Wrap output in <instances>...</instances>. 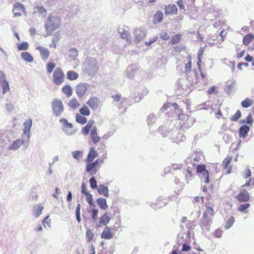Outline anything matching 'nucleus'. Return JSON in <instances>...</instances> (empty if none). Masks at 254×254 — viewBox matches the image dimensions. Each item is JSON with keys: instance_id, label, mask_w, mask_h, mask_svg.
Segmentation results:
<instances>
[{"instance_id": "1", "label": "nucleus", "mask_w": 254, "mask_h": 254, "mask_svg": "<svg viewBox=\"0 0 254 254\" xmlns=\"http://www.w3.org/2000/svg\"><path fill=\"white\" fill-rule=\"evenodd\" d=\"M98 153L95 147H91L87 156L85 160L86 163V171L90 175L96 174L99 170L102 164L104 163V158L99 157L95 161L94 159L97 157Z\"/></svg>"}, {"instance_id": "2", "label": "nucleus", "mask_w": 254, "mask_h": 254, "mask_svg": "<svg viewBox=\"0 0 254 254\" xmlns=\"http://www.w3.org/2000/svg\"><path fill=\"white\" fill-rule=\"evenodd\" d=\"M202 217L199 222V225L202 229L208 230L212 223L215 212L214 209L208 205H205Z\"/></svg>"}, {"instance_id": "3", "label": "nucleus", "mask_w": 254, "mask_h": 254, "mask_svg": "<svg viewBox=\"0 0 254 254\" xmlns=\"http://www.w3.org/2000/svg\"><path fill=\"white\" fill-rule=\"evenodd\" d=\"M52 76L54 83L57 85H61L64 81V74L62 68L60 67L56 68Z\"/></svg>"}, {"instance_id": "4", "label": "nucleus", "mask_w": 254, "mask_h": 254, "mask_svg": "<svg viewBox=\"0 0 254 254\" xmlns=\"http://www.w3.org/2000/svg\"><path fill=\"white\" fill-rule=\"evenodd\" d=\"M52 108L56 116H60L64 111V106L61 99H54L52 102Z\"/></svg>"}, {"instance_id": "5", "label": "nucleus", "mask_w": 254, "mask_h": 254, "mask_svg": "<svg viewBox=\"0 0 254 254\" xmlns=\"http://www.w3.org/2000/svg\"><path fill=\"white\" fill-rule=\"evenodd\" d=\"M12 12L14 17H20L23 14H26V11L24 6L21 3L17 2L13 6Z\"/></svg>"}, {"instance_id": "6", "label": "nucleus", "mask_w": 254, "mask_h": 254, "mask_svg": "<svg viewBox=\"0 0 254 254\" xmlns=\"http://www.w3.org/2000/svg\"><path fill=\"white\" fill-rule=\"evenodd\" d=\"M196 171L197 173L201 174V178L204 179V182L205 183L209 182V172L206 169L204 165H198L196 167Z\"/></svg>"}, {"instance_id": "7", "label": "nucleus", "mask_w": 254, "mask_h": 254, "mask_svg": "<svg viewBox=\"0 0 254 254\" xmlns=\"http://www.w3.org/2000/svg\"><path fill=\"white\" fill-rule=\"evenodd\" d=\"M60 122L64 123L63 129L66 134L72 135L75 133L76 129L73 128V126L71 123L68 122V121L66 119H61Z\"/></svg>"}, {"instance_id": "8", "label": "nucleus", "mask_w": 254, "mask_h": 254, "mask_svg": "<svg viewBox=\"0 0 254 254\" xmlns=\"http://www.w3.org/2000/svg\"><path fill=\"white\" fill-rule=\"evenodd\" d=\"M232 159V156H227L222 161V165L223 168L226 170L227 174H229L231 173L232 166L230 165V163L231 162Z\"/></svg>"}, {"instance_id": "9", "label": "nucleus", "mask_w": 254, "mask_h": 254, "mask_svg": "<svg viewBox=\"0 0 254 254\" xmlns=\"http://www.w3.org/2000/svg\"><path fill=\"white\" fill-rule=\"evenodd\" d=\"M165 200L166 199L162 196H159L152 202L151 207L155 209L161 208L167 204V202Z\"/></svg>"}, {"instance_id": "10", "label": "nucleus", "mask_w": 254, "mask_h": 254, "mask_svg": "<svg viewBox=\"0 0 254 254\" xmlns=\"http://www.w3.org/2000/svg\"><path fill=\"white\" fill-rule=\"evenodd\" d=\"M236 198L240 202H247L250 200V196L249 193L245 189H242Z\"/></svg>"}, {"instance_id": "11", "label": "nucleus", "mask_w": 254, "mask_h": 254, "mask_svg": "<svg viewBox=\"0 0 254 254\" xmlns=\"http://www.w3.org/2000/svg\"><path fill=\"white\" fill-rule=\"evenodd\" d=\"M134 41L138 43L141 41L146 36V34L144 31L140 28H136L134 31Z\"/></svg>"}, {"instance_id": "12", "label": "nucleus", "mask_w": 254, "mask_h": 254, "mask_svg": "<svg viewBox=\"0 0 254 254\" xmlns=\"http://www.w3.org/2000/svg\"><path fill=\"white\" fill-rule=\"evenodd\" d=\"M36 49L39 51L40 57L42 60H47L50 55V51L43 47L42 46H38L36 48Z\"/></svg>"}, {"instance_id": "13", "label": "nucleus", "mask_w": 254, "mask_h": 254, "mask_svg": "<svg viewBox=\"0 0 254 254\" xmlns=\"http://www.w3.org/2000/svg\"><path fill=\"white\" fill-rule=\"evenodd\" d=\"M87 90V86L86 83H79L77 84L76 87V93L77 96L81 97L85 94Z\"/></svg>"}, {"instance_id": "14", "label": "nucleus", "mask_w": 254, "mask_h": 254, "mask_svg": "<svg viewBox=\"0 0 254 254\" xmlns=\"http://www.w3.org/2000/svg\"><path fill=\"white\" fill-rule=\"evenodd\" d=\"M90 135L92 142L96 144L99 142L101 140V137L97 134V128L96 126L93 127L91 131Z\"/></svg>"}, {"instance_id": "15", "label": "nucleus", "mask_w": 254, "mask_h": 254, "mask_svg": "<svg viewBox=\"0 0 254 254\" xmlns=\"http://www.w3.org/2000/svg\"><path fill=\"white\" fill-rule=\"evenodd\" d=\"M111 220V215L109 213H105L99 218V226H103L106 225Z\"/></svg>"}, {"instance_id": "16", "label": "nucleus", "mask_w": 254, "mask_h": 254, "mask_svg": "<svg viewBox=\"0 0 254 254\" xmlns=\"http://www.w3.org/2000/svg\"><path fill=\"white\" fill-rule=\"evenodd\" d=\"M99 103V99L96 97H92L89 98L86 102L87 104L90 107L91 109L95 110L98 107Z\"/></svg>"}, {"instance_id": "17", "label": "nucleus", "mask_w": 254, "mask_h": 254, "mask_svg": "<svg viewBox=\"0 0 254 254\" xmlns=\"http://www.w3.org/2000/svg\"><path fill=\"white\" fill-rule=\"evenodd\" d=\"M177 12V7L175 4H169L165 6V14L166 15L176 14Z\"/></svg>"}, {"instance_id": "18", "label": "nucleus", "mask_w": 254, "mask_h": 254, "mask_svg": "<svg viewBox=\"0 0 254 254\" xmlns=\"http://www.w3.org/2000/svg\"><path fill=\"white\" fill-rule=\"evenodd\" d=\"M94 124V121L93 120H90L86 125L82 127V133L83 135H86L88 134L90 130L93 127H92Z\"/></svg>"}, {"instance_id": "19", "label": "nucleus", "mask_w": 254, "mask_h": 254, "mask_svg": "<svg viewBox=\"0 0 254 254\" xmlns=\"http://www.w3.org/2000/svg\"><path fill=\"white\" fill-rule=\"evenodd\" d=\"M113 235L111 232V230L109 227H106L102 234L101 238L104 239H111L113 238Z\"/></svg>"}, {"instance_id": "20", "label": "nucleus", "mask_w": 254, "mask_h": 254, "mask_svg": "<svg viewBox=\"0 0 254 254\" xmlns=\"http://www.w3.org/2000/svg\"><path fill=\"white\" fill-rule=\"evenodd\" d=\"M24 143L22 139H17L13 141L11 145L9 146L8 149L10 150H16L18 149Z\"/></svg>"}, {"instance_id": "21", "label": "nucleus", "mask_w": 254, "mask_h": 254, "mask_svg": "<svg viewBox=\"0 0 254 254\" xmlns=\"http://www.w3.org/2000/svg\"><path fill=\"white\" fill-rule=\"evenodd\" d=\"M250 131V127L246 126H242L239 129V133L240 137L245 138L247 136L248 133Z\"/></svg>"}, {"instance_id": "22", "label": "nucleus", "mask_w": 254, "mask_h": 254, "mask_svg": "<svg viewBox=\"0 0 254 254\" xmlns=\"http://www.w3.org/2000/svg\"><path fill=\"white\" fill-rule=\"evenodd\" d=\"M96 202L101 209L106 210L108 208L105 198H99L97 199Z\"/></svg>"}, {"instance_id": "23", "label": "nucleus", "mask_w": 254, "mask_h": 254, "mask_svg": "<svg viewBox=\"0 0 254 254\" xmlns=\"http://www.w3.org/2000/svg\"><path fill=\"white\" fill-rule=\"evenodd\" d=\"M97 190L100 194L103 195L107 197L109 196L108 188L103 185H100L97 189Z\"/></svg>"}, {"instance_id": "24", "label": "nucleus", "mask_w": 254, "mask_h": 254, "mask_svg": "<svg viewBox=\"0 0 254 254\" xmlns=\"http://www.w3.org/2000/svg\"><path fill=\"white\" fill-rule=\"evenodd\" d=\"M163 13L162 11L158 10L153 16V22L154 23H160L162 21Z\"/></svg>"}, {"instance_id": "25", "label": "nucleus", "mask_w": 254, "mask_h": 254, "mask_svg": "<svg viewBox=\"0 0 254 254\" xmlns=\"http://www.w3.org/2000/svg\"><path fill=\"white\" fill-rule=\"evenodd\" d=\"M254 39V35L253 34H248L245 35L243 39V43L246 46H248Z\"/></svg>"}, {"instance_id": "26", "label": "nucleus", "mask_w": 254, "mask_h": 254, "mask_svg": "<svg viewBox=\"0 0 254 254\" xmlns=\"http://www.w3.org/2000/svg\"><path fill=\"white\" fill-rule=\"evenodd\" d=\"M182 35L181 34H176L172 37L171 39L169 41V43L171 45L177 44L180 42L182 39Z\"/></svg>"}, {"instance_id": "27", "label": "nucleus", "mask_w": 254, "mask_h": 254, "mask_svg": "<svg viewBox=\"0 0 254 254\" xmlns=\"http://www.w3.org/2000/svg\"><path fill=\"white\" fill-rule=\"evenodd\" d=\"M21 57L22 59L26 62L31 63L33 61V57L29 53L27 52L21 53Z\"/></svg>"}, {"instance_id": "28", "label": "nucleus", "mask_w": 254, "mask_h": 254, "mask_svg": "<svg viewBox=\"0 0 254 254\" xmlns=\"http://www.w3.org/2000/svg\"><path fill=\"white\" fill-rule=\"evenodd\" d=\"M78 76V74L74 70H69L67 72V78L69 80H76Z\"/></svg>"}, {"instance_id": "29", "label": "nucleus", "mask_w": 254, "mask_h": 254, "mask_svg": "<svg viewBox=\"0 0 254 254\" xmlns=\"http://www.w3.org/2000/svg\"><path fill=\"white\" fill-rule=\"evenodd\" d=\"M44 207L41 205H38L35 206L33 208L34 215L35 217H38L42 213Z\"/></svg>"}, {"instance_id": "30", "label": "nucleus", "mask_w": 254, "mask_h": 254, "mask_svg": "<svg viewBox=\"0 0 254 254\" xmlns=\"http://www.w3.org/2000/svg\"><path fill=\"white\" fill-rule=\"evenodd\" d=\"M63 93L67 97H69L72 95V90L69 85H65L62 89Z\"/></svg>"}, {"instance_id": "31", "label": "nucleus", "mask_w": 254, "mask_h": 254, "mask_svg": "<svg viewBox=\"0 0 254 254\" xmlns=\"http://www.w3.org/2000/svg\"><path fill=\"white\" fill-rule=\"evenodd\" d=\"M185 175V180L187 181V183H189V181L191 180L193 177V174L192 172V170L190 167H188L186 170V173Z\"/></svg>"}, {"instance_id": "32", "label": "nucleus", "mask_w": 254, "mask_h": 254, "mask_svg": "<svg viewBox=\"0 0 254 254\" xmlns=\"http://www.w3.org/2000/svg\"><path fill=\"white\" fill-rule=\"evenodd\" d=\"M48 21H50V22H47L45 24L46 30L48 32H52L56 30V27L51 23L52 20L51 17L48 19Z\"/></svg>"}, {"instance_id": "33", "label": "nucleus", "mask_w": 254, "mask_h": 254, "mask_svg": "<svg viewBox=\"0 0 254 254\" xmlns=\"http://www.w3.org/2000/svg\"><path fill=\"white\" fill-rule=\"evenodd\" d=\"M121 37L123 39H126L127 41L130 44L132 41V38L130 35L129 33L126 30H124L121 34Z\"/></svg>"}, {"instance_id": "34", "label": "nucleus", "mask_w": 254, "mask_h": 254, "mask_svg": "<svg viewBox=\"0 0 254 254\" xmlns=\"http://www.w3.org/2000/svg\"><path fill=\"white\" fill-rule=\"evenodd\" d=\"M76 121L81 125H84L87 123V120L86 117L81 114H77L75 117Z\"/></svg>"}, {"instance_id": "35", "label": "nucleus", "mask_w": 254, "mask_h": 254, "mask_svg": "<svg viewBox=\"0 0 254 254\" xmlns=\"http://www.w3.org/2000/svg\"><path fill=\"white\" fill-rule=\"evenodd\" d=\"M81 115L84 116H88L90 114V111L88 107L86 105H83L79 110Z\"/></svg>"}, {"instance_id": "36", "label": "nucleus", "mask_w": 254, "mask_h": 254, "mask_svg": "<svg viewBox=\"0 0 254 254\" xmlns=\"http://www.w3.org/2000/svg\"><path fill=\"white\" fill-rule=\"evenodd\" d=\"M80 105L78 101L75 99H71L68 102V106L73 109H76Z\"/></svg>"}, {"instance_id": "37", "label": "nucleus", "mask_w": 254, "mask_h": 254, "mask_svg": "<svg viewBox=\"0 0 254 254\" xmlns=\"http://www.w3.org/2000/svg\"><path fill=\"white\" fill-rule=\"evenodd\" d=\"M56 67V64L53 62H50L46 65V69L48 73L50 74Z\"/></svg>"}, {"instance_id": "38", "label": "nucleus", "mask_w": 254, "mask_h": 254, "mask_svg": "<svg viewBox=\"0 0 254 254\" xmlns=\"http://www.w3.org/2000/svg\"><path fill=\"white\" fill-rule=\"evenodd\" d=\"M253 103L252 100L249 98H246L241 102V105L244 108H248L251 106Z\"/></svg>"}, {"instance_id": "39", "label": "nucleus", "mask_w": 254, "mask_h": 254, "mask_svg": "<svg viewBox=\"0 0 254 254\" xmlns=\"http://www.w3.org/2000/svg\"><path fill=\"white\" fill-rule=\"evenodd\" d=\"M191 69V58L190 56L188 57V63L185 64V70L187 72H190Z\"/></svg>"}, {"instance_id": "40", "label": "nucleus", "mask_w": 254, "mask_h": 254, "mask_svg": "<svg viewBox=\"0 0 254 254\" xmlns=\"http://www.w3.org/2000/svg\"><path fill=\"white\" fill-rule=\"evenodd\" d=\"M32 125V120L28 119L26 120L24 123V132H28L30 130V127Z\"/></svg>"}, {"instance_id": "41", "label": "nucleus", "mask_w": 254, "mask_h": 254, "mask_svg": "<svg viewBox=\"0 0 254 254\" xmlns=\"http://www.w3.org/2000/svg\"><path fill=\"white\" fill-rule=\"evenodd\" d=\"M2 87V93L5 94L9 91V87L8 82L6 81H4L0 82Z\"/></svg>"}, {"instance_id": "42", "label": "nucleus", "mask_w": 254, "mask_h": 254, "mask_svg": "<svg viewBox=\"0 0 254 254\" xmlns=\"http://www.w3.org/2000/svg\"><path fill=\"white\" fill-rule=\"evenodd\" d=\"M250 206V203H245L241 204L238 207V210L242 212L247 213V209Z\"/></svg>"}, {"instance_id": "43", "label": "nucleus", "mask_w": 254, "mask_h": 254, "mask_svg": "<svg viewBox=\"0 0 254 254\" xmlns=\"http://www.w3.org/2000/svg\"><path fill=\"white\" fill-rule=\"evenodd\" d=\"M235 222V219L233 216L230 217L229 219L227 220L225 225V229H228L232 227Z\"/></svg>"}, {"instance_id": "44", "label": "nucleus", "mask_w": 254, "mask_h": 254, "mask_svg": "<svg viewBox=\"0 0 254 254\" xmlns=\"http://www.w3.org/2000/svg\"><path fill=\"white\" fill-rule=\"evenodd\" d=\"M72 154L74 158L79 160L82 157L83 152L82 151L77 150L73 151Z\"/></svg>"}, {"instance_id": "45", "label": "nucleus", "mask_w": 254, "mask_h": 254, "mask_svg": "<svg viewBox=\"0 0 254 254\" xmlns=\"http://www.w3.org/2000/svg\"><path fill=\"white\" fill-rule=\"evenodd\" d=\"M18 49L20 51L26 50L29 48V45L26 42H23L21 44H18Z\"/></svg>"}, {"instance_id": "46", "label": "nucleus", "mask_w": 254, "mask_h": 254, "mask_svg": "<svg viewBox=\"0 0 254 254\" xmlns=\"http://www.w3.org/2000/svg\"><path fill=\"white\" fill-rule=\"evenodd\" d=\"M241 117V112L240 110H237L236 113L230 118V121L236 122Z\"/></svg>"}, {"instance_id": "47", "label": "nucleus", "mask_w": 254, "mask_h": 254, "mask_svg": "<svg viewBox=\"0 0 254 254\" xmlns=\"http://www.w3.org/2000/svg\"><path fill=\"white\" fill-rule=\"evenodd\" d=\"M83 254H95L94 246L92 245L90 248L84 249Z\"/></svg>"}, {"instance_id": "48", "label": "nucleus", "mask_w": 254, "mask_h": 254, "mask_svg": "<svg viewBox=\"0 0 254 254\" xmlns=\"http://www.w3.org/2000/svg\"><path fill=\"white\" fill-rule=\"evenodd\" d=\"M223 231L220 229H217L215 230V231L213 233V236L217 238H221L223 235Z\"/></svg>"}, {"instance_id": "49", "label": "nucleus", "mask_w": 254, "mask_h": 254, "mask_svg": "<svg viewBox=\"0 0 254 254\" xmlns=\"http://www.w3.org/2000/svg\"><path fill=\"white\" fill-rule=\"evenodd\" d=\"M80 204H78L76 207L75 210V215L76 217V219L78 222H80Z\"/></svg>"}, {"instance_id": "50", "label": "nucleus", "mask_w": 254, "mask_h": 254, "mask_svg": "<svg viewBox=\"0 0 254 254\" xmlns=\"http://www.w3.org/2000/svg\"><path fill=\"white\" fill-rule=\"evenodd\" d=\"M86 239L88 242H90L93 238L94 234L90 229H88L86 231Z\"/></svg>"}, {"instance_id": "51", "label": "nucleus", "mask_w": 254, "mask_h": 254, "mask_svg": "<svg viewBox=\"0 0 254 254\" xmlns=\"http://www.w3.org/2000/svg\"><path fill=\"white\" fill-rule=\"evenodd\" d=\"M251 170L249 167H248L244 172L243 177L247 179V178H250L251 176Z\"/></svg>"}, {"instance_id": "52", "label": "nucleus", "mask_w": 254, "mask_h": 254, "mask_svg": "<svg viewBox=\"0 0 254 254\" xmlns=\"http://www.w3.org/2000/svg\"><path fill=\"white\" fill-rule=\"evenodd\" d=\"M90 187L93 189H95L97 188V182L94 177H92L89 180Z\"/></svg>"}, {"instance_id": "53", "label": "nucleus", "mask_w": 254, "mask_h": 254, "mask_svg": "<svg viewBox=\"0 0 254 254\" xmlns=\"http://www.w3.org/2000/svg\"><path fill=\"white\" fill-rule=\"evenodd\" d=\"M98 212L97 209H93L91 211L92 218L94 221L97 220Z\"/></svg>"}, {"instance_id": "54", "label": "nucleus", "mask_w": 254, "mask_h": 254, "mask_svg": "<svg viewBox=\"0 0 254 254\" xmlns=\"http://www.w3.org/2000/svg\"><path fill=\"white\" fill-rule=\"evenodd\" d=\"M85 195L86 196V201L88 202V203L91 206H94V204L92 199V195L90 193H87L85 194Z\"/></svg>"}, {"instance_id": "55", "label": "nucleus", "mask_w": 254, "mask_h": 254, "mask_svg": "<svg viewBox=\"0 0 254 254\" xmlns=\"http://www.w3.org/2000/svg\"><path fill=\"white\" fill-rule=\"evenodd\" d=\"M182 167L183 164L181 163H173L172 164V169L175 171L180 170Z\"/></svg>"}, {"instance_id": "56", "label": "nucleus", "mask_w": 254, "mask_h": 254, "mask_svg": "<svg viewBox=\"0 0 254 254\" xmlns=\"http://www.w3.org/2000/svg\"><path fill=\"white\" fill-rule=\"evenodd\" d=\"M35 9L37 10V12L40 14H46V10L43 6H38L35 7Z\"/></svg>"}, {"instance_id": "57", "label": "nucleus", "mask_w": 254, "mask_h": 254, "mask_svg": "<svg viewBox=\"0 0 254 254\" xmlns=\"http://www.w3.org/2000/svg\"><path fill=\"white\" fill-rule=\"evenodd\" d=\"M160 38L163 40H168L170 38V36L168 33L163 32L161 33Z\"/></svg>"}, {"instance_id": "58", "label": "nucleus", "mask_w": 254, "mask_h": 254, "mask_svg": "<svg viewBox=\"0 0 254 254\" xmlns=\"http://www.w3.org/2000/svg\"><path fill=\"white\" fill-rule=\"evenodd\" d=\"M253 118H252V115L251 114H249L247 116L246 121L244 120L243 121V123H246L248 124L251 125L253 123Z\"/></svg>"}, {"instance_id": "59", "label": "nucleus", "mask_w": 254, "mask_h": 254, "mask_svg": "<svg viewBox=\"0 0 254 254\" xmlns=\"http://www.w3.org/2000/svg\"><path fill=\"white\" fill-rule=\"evenodd\" d=\"M158 40V37H155L152 39H151L148 42H145V45L147 46H150L152 44L154 43Z\"/></svg>"}, {"instance_id": "60", "label": "nucleus", "mask_w": 254, "mask_h": 254, "mask_svg": "<svg viewBox=\"0 0 254 254\" xmlns=\"http://www.w3.org/2000/svg\"><path fill=\"white\" fill-rule=\"evenodd\" d=\"M172 254H181L180 251L179 246H174L172 252Z\"/></svg>"}, {"instance_id": "61", "label": "nucleus", "mask_w": 254, "mask_h": 254, "mask_svg": "<svg viewBox=\"0 0 254 254\" xmlns=\"http://www.w3.org/2000/svg\"><path fill=\"white\" fill-rule=\"evenodd\" d=\"M193 223V222L192 221L188 220L187 221V223L186 224V227L189 229H193V227H194Z\"/></svg>"}, {"instance_id": "62", "label": "nucleus", "mask_w": 254, "mask_h": 254, "mask_svg": "<svg viewBox=\"0 0 254 254\" xmlns=\"http://www.w3.org/2000/svg\"><path fill=\"white\" fill-rule=\"evenodd\" d=\"M190 246L187 244H184L183 245L182 251L187 252L190 251Z\"/></svg>"}, {"instance_id": "63", "label": "nucleus", "mask_w": 254, "mask_h": 254, "mask_svg": "<svg viewBox=\"0 0 254 254\" xmlns=\"http://www.w3.org/2000/svg\"><path fill=\"white\" fill-rule=\"evenodd\" d=\"M112 98L113 99L114 101L115 102L119 101L121 99V95L120 94H117L116 95H114L112 96Z\"/></svg>"}, {"instance_id": "64", "label": "nucleus", "mask_w": 254, "mask_h": 254, "mask_svg": "<svg viewBox=\"0 0 254 254\" xmlns=\"http://www.w3.org/2000/svg\"><path fill=\"white\" fill-rule=\"evenodd\" d=\"M177 4L181 9H185L184 1L182 0H179L177 2Z\"/></svg>"}]
</instances>
